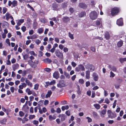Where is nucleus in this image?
Instances as JSON below:
<instances>
[{"label":"nucleus","mask_w":126,"mask_h":126,"mask_svg":"<svg viewBox=\"0 0 126 126\" xmlns=\"http://www.w3.org/2000/svg\"><path fill=\"white\" fill-rule=\"evenodd\" d=\"M52 92L51 91H49L47 92V93L46 94V97L47 98L48 97H50L52 94Z\"/></svg>","instance_id":"4be33fe9"},{"label":"nucleus","mask_w":126,"mask_h":126,"mask_svg":"<svg viewBox=\"0 0 126 126\" xmlns=\"http://www.w3.org/2000/svg\"><path fill=\"white\" fill-rule=\"evenodd\" d=\"M43 61L46 63H50L52 62L51 60L48 58L45 59Z\"/></svg>","instance_id":"5701e85b"},{"label":"nucleus","mask_w":126,"mask_h":126,"mask_svg":"<svg viewBox=\"0 0 126 126\" xmlns=\"http://www.w3.org/2000/svg\"><path fill=\"white\" fill-rule=\"evenodd\" d=\"M28 62L29 64H30L32 67L34 68L36 67V65L35 62H33L31 60L29 61Z\"/></svg>","instance_id":"4468645a"},{"label":"nucleus","mask_w":126,"mask_h":126,"mask_svg":"<svg viewBox=\"0 0 126 126\" xmlns=\"http://www.w3.org/2000/svg\"><path fill=\"white\" fill-rule=\"evenodd\" d=\"M64 74L67 78L69 79L70 78V76L68 73L66 72H64Z\"/></svg>","instance_id":"79ce46f5"},{"label":"nucleus","mask_w":126,"mask_h":126,"mask_svg":"<svg viewBox=\"0 0 126 126\" xmlns=\"http://www.w3.org/2000/svg\"><path fill=\"white\" fill-rule=\"evenodd\" d=\"M85 67L86 69H89L91 71H94L95 69L94 66L91 64H87L85 65Z\"/></svg>","instance_id":"423d86ee"},{"label":"nucleus","mask_w":126,"mask_h":126,"mask_svg":"<svg viewBox=\"0 0 126 126\" xmlns=\"http://www.w3.org/2000/svg\"><path fill=\"white\" fill-rule=\"evenodd\" d=\"M123 45V42L122 40L119 41L117 43V46L119 47H121Z\"/></svg>","instance_id":"b1692460"},{"label":"nucleus","mask_w":126,"mask_h":126,"mask_svg":"<svg viewBox=\"0 0 126 126\" xmlns=\"http://www.w3.org/2000/svg\"><path fill=\"white\" fill-rule=\"evenodd\" d=\"M44 101L41 100L38 102V105L39 106H42L43 105V102Z\"/></svg>","instance_id":"c9c22d12"},{"label":"nucleus","mask_w":126,"mask_h":126,"mask_svg":"<svg viewBox=\"0 0 126 126\" xmlns=\"http://www.w3.org/2000/svg\"><path fill=\"white\" fill-rule=\"evenodd\" d=\"M86 86L88 87L90 85V83L89 81H87L86 82Z\"/></svg>","instance_id":"774afa93"},{"label":"nucleus","mask_w":126,"mask_h":126,"mask_svg":"<svg viewBox=\"0 0 126 126\" xmlns=\"http://www.w3.org/2000/svg\"><path fill=\"white\" fill-rule=\"evenodd\" d=\"M63 51L65 52H66L68 51V49L66 47H64L63 49Z\"/></svg>","instance_id":"0e129e2a"},{"label":"nucleus","mask_w":126,"mask_h":126,"mask_svg":"<svg viewBox=\"0 0 126 126\" xmlns=\"http://www.w3.org/2000/svg\"><path fill=\"white\" fill-rule=\"evenodd\" d=\"M105 38L107 40H108L110 38V36L109 33L108 32H106L105 33Z\"/></svg>","instance_id":"a878e982"},{"label":"nucleus","mask_w":126,"mask_h":126,"mask_svg":"<svg viewBox=\"0 0 126 126\" xmlns=\"http://www.w3.org/2000/svg\"><path fill=\"white\" fill-rule=\"evenodd\" d=\"M57 87L60 88H61L65 86L64 81L63 80L60 81L59 83L57 84Z\"/></svg>","instance_id":"6e6552de"},{"label":"nucleus","mask_w":126,"mask_h":126,"mask_svg":"<svg viewBox=\"0 0 126 126\" xmlns=\"http://www.w3.org/2000/svg\"><path fill=\"white\" fill-rule=\"evenodd\" d=\"M69 106L68 105H65L63 106L62 107L61 109L63 111H64L65 110H67L69 108Z\"/></svg>","instance_id":"cd10ccee"},{"label":"nucleus","mask_w":126,"mask_h":126,"mask_svg":"<svg viewBox=\"0 0 126 126\" xmlns=\"http://www.w3.org/2000/svg\"><path fill=\"white\" fill-rule=\"evenodd\" d=\"M93 116L95 118H98V115L97 113L95 112H93Z\"/></svg>","instance_id":"c85d7f7f"},{"label":"nucleus","mask_w":126,"mask_h":126,"mask_svg":"<svg viewBox=\"0 0 126 126\" xmlns=\"http://www.w3.org/2000/svg\"><path fill=\"white\" fill-rule=\"evenodd\" d=\"M67 4L66 3H64L62 4V6L63 8H65L66 7Z\"/></svg>","instance_id":"13d9d810"},{"label":"nucleus","mask_w":126,"mask_h":126,"mask_svg":"<svg viewBox=\"0 0 126 126\" xmlns=\"http://www.w3.org/2000/svg\"><path fill=\"white\" fill-rule=\"evenodd\" d=\"M78 90L77 91V93L79 95H80L81 94V91L79 86L78 85Z\"/></svg>","instance_id":"4c0bfd02"},{"label":"nucleus","mask_w":126,"mask_h":126,"mask_svg":"<svg viewBox=\"0 0 126 126\" xmlns=\"http://www.w3.org/2000/svg\"><path fill=\"white\" fill-rule=\"evenodd\" d=\"M59 74L58 71H55L53 73V78L56 79H58L59 77Z\"/></svg>","instance_id":"9b49d317"},{"label":"nucleus","mask_w":126,"mask_h":126,"mask_svg":"<svg viewBox=\"0 0 126 126\" xmlns=\"http://www.w3.org/2000/svg\"><path fill=\"white\" fill-rule=\"evenodd\" d=\"M95 2L93 0H92L91 1L90 5L92 6H94L95 4Z\"/></svg>","instance_id":"338daca9"},{"label":"nucleus","mask_w":126,"mask_h":126,"mask_svg":"<svg viewBox=\"0 0 126 126\" xmlns=\"http://www.w3.org/2000/svg\"><path fill=\"white\" fill-rule=\"evenodd\" d=\"M55 54L59 58L62 59L63 57V53L58 50H56L55 51Z\"/></svg>","instance_id":"0eeeda50"},{"label":"nucleus","mask_w":126,"mask_h":126,"mask_svg":"<svg viewBox=\"0 0 126 126\" xmlns=\"http://www.w3.org/2000/svg\"><path fill=\"white\" fill-rule=\"evenodd\" d=\"M107 113L109 118L112 119L116 117V114L114 112H112L110 110H108L107 111Z\"/></svg>","instance_id":"f03ea898"},{"label":"nucleus","mask_w":126,"mask_h":126,"mask_svg":"<svg viewBox=\"0 0 126 126\" xmlns=\"http://www.w3.org/2000/svg\"><path fill=\"white\" fill-rule=\"evenodd\" d=\"M94 106L95 107V108L97 110L99 109L100 108V105L98 104H94Z\"/></svg>","instance_id":"7c9ffc66"},{"label":"nucleus","mask_w":126,"mask_h":126,"mask_svg":"<svg viewBox=\"0 0 126 126\" xmlns=\"http://www.w3.org/2000/svg\"><path fill=\"white\" fill-rule=\"evenodd\" d=\"M101 116L102 117H104V115L106 114V110H99L98 111Z\"/></svg>","instance_id":"1a4fd4ad"},{"label":"nucleus","mask_w":126,"mask_h":126,"mask_svg":"<svg viewBox=\"0 0 126 126\" xmlns=\"http://www.w3.org/2000/svg\"><path fill=\"white\" fill-rule=\"evenodd\" d=\"M79 6L80 7L83 8H85L87 7L86 4L82 3H79Z\"/></svg>","instance_id":"dca6fc26"},{"label":"nucleus","mask_w":126,"mask_h":126,"mask_svg":"<svg viewBox=\"0 0 126 126\" xmlns=\"http://www.w3.org/2000/svg\"><path fill=\"white\" fill-rule=\"evenodd\" d=\"M27 86V84L26 83H23L21 84V85H19V87L20 89H22L23 88Z\"/></svg>","instance_id":"6ab92c4d"},{"label":"nucleus","mask_w":126,"mask_h":126,"mask_svg":"<svg viewBox=\"0 0 126 126\" xmlns=\"http://www.w3.org/2000/svg\"><path fill=\"white\" fill-rule=\"evenodd\" d=\"M110 77H114L115 75L112 71H111L110 72Z\"/></svg>","instance_id":"09e8293b"},{"label":"nucleus","mask_w":126,"mask_h":126,"mask_svg":"<svg viewBox=\"0 0 126 126\" xmlns=\"http://www.w3.org/2000/svg\"><path fill=\"white\" fill-rule=\"evenodd\" d=\"M45 83L46 84L45 85V86L46 87H47L48 86L50 85V82L49 81L46 82Z\"/></svg>","instance_id":"49530a36"},{"label":"nucleus","mask_w":126,"mask_h":126,"mask_svg":"<svg viewBox=\"0 0 126 126\" xmlns=\"http://www.w3.org/2000/svg\"><path fill=\"white\" fill-rule=\"evenodd\" d=\"M71 65L74 67H75L77 65V64L74 62H72Z\"/></svg>","instance_id":"5fc2aeb1"},{"label":"nucleus","mask_w":126,"mask_h":126,"mask_svg":"<svg viewBox=\"0 0 126 126\" xmlns=\"http://www.w3.org/2000/svg\"><path fill=\"white\" fill-rule=\"evenodd\" d=\"M90 17L92 19H95L97 17V13L95 11H92L90 14Z\"/></svg>","instance_id":"f257e3e1"},{"label":"nucleus","mask_w":126,"mask_h":126,"mask_svg":"<svg viewBox=\"0 0 126 126\" xmlns=\"http://www.w3.org/2000/svg\"><path fill=\"white\" fill-rule=\"evenodd\" d=\"M55 50V48L53 47V48H52L50 50H49V51L52 53H53L54 52Z\"/></svg>","instance_id":"3c124183"},{"label":"nucleus","mask_w":126,"mask_h":126,"mask_svg":"<svg viewBox=\"0 0 126 126\" xmlns=\"http://www.w3.org/2000/svg\"><path fill=\"white\" fill-rule=\"evenodd\" d=\"M63 21L64 23H67L70 20V18L67 16L64 17L62 18Z\"/></svg>","instance_id":"f8f14e48"},{"label":"nucleus","mask_w":126,"mask_h":126,"mask_svg":"<svg viewBox=\"0 0 126 126\" xmlns=\"http://www.w3.org/2000/svg\"><path fill=\"white\" fill-rule=\"evenodd\" d=\"M110 102V100L108 98H106L105 100V103L107 104H109Z\"/></svg>","instance_id":"a18cd8bd"},{"label":"nucleus","mask_w":126,"mask_h":126,"mask_svg":"<svg viewBox=\"0 0 126 126\" xmlns=\"http://www.w3.org/2000/svg\"><path fill=\"white\" fill-rule=\"evenodd\" d=\"M10 15L8 13H6L5 14V16H6V19L7 20H8V19L10 18Z\"/></svg>","instance_id":"72a5a7b5"},{"label":"nucleus","mask_w":126,"mask_h":126,"mask_svg":"<svg viewBox=\"0 0 126 126\" xmlns=\"http://www.w3.org/2000/svg\"><path fill=\"white\" fill-rule=\"evenodd\" d=\"M32 123L34 125H37L38 124L39 122L38 121L34 120L33 121Z\"/></svg>","instance_id":"69168bd1"},{"label":"nucleus","mask_w":126,"mask_h":126,"mask_svg":"<svg viewBox=\"0 0 126 126\" xmlns=\"http://www.w3.org/2000/svg\"><path fill=\"white\" fill-rule=\"evenodd\" d=\"M119 12V8L117 7H114L112 9L111 14L112 16H113L116 15Z\"/></svg>","instance_id":"39448f33"},{"label":"nucleus","mask_w":126,"mask_h":126,"mask_svg":"<svg viewBox=\"0 0 126 126\" xmlns=\"http://www.w3.org/2000/svg\"><path fill=\"white\" fill-rule=\"evenodd\" d=\"M116 24L119 26H122L123 25V23L122 19V18H120L118 19L117 21Z\"/></svg>","instance_id":"9d476101"},{"label":"nucleus","mask_w":126,"mask_h":126,"mask_svg":"<svg viewBox=\"0 0 126 126\" xmlns=\"http://www.w3.org/2000/svg\"><path fill=\"white\" fill-rule=\"evenodd\" d=\"M93 76L94 79L95 81H97L98 79V75L95 73H94L93 74Z\"/></svg>","instance_id":"ddd939ff"},{"label":"nucleus","mask_w":126,"mask_h":126,"mask_svg":"<svg viewBox=\"0 0 126 126\" xmlns=\"http://www.w3.org/2000/svg\"><path fill=\"white\" fill-rule=\"evenodd\" d=\"M33 91H31L30 89L27 88L25 90L26 92L27 93L28 95H31L32 94Z\"/></svg>","instance_id":"412c9836"},{"label":"nucleus","mask_w":126,"mask_h":126,"mask_svg":"<svg viewBox=\"0 0 126 126\" xmlns=\"http://www.w3.org/2000/svg\"><path fill=\"white\" fill-rule=\"evenodd\" d=\"M15 89L13 86L11 87L10 88V90L12 93H13L14 92Z\"/></svg>","instance_id":"8fccbe9b"},{"label":"nucleus","mask_w":126,"mask_h":126,"mask_svg":"<svg viewBox=\"0 0 126 126\" xmlns=\"http://www.w3.org/2000/svg\"><path fill=\"white\" fill-rule=\"evenodd\" d=\"M19 114L20 116L22 117L24 115V113L23 112L20 111L19 112Z\"/></svg>","instance_id":"603ef678"},{"label":"nucleus","mask_w":126,"mask_h":126,"mask_svg":"<svg viewBox=\"0 0 126 126\" xmlns=\"http://www.w3.org/2000/svg\"><path fill=\"white\" fill-rule=\"evenodd\" d=\"M68 36L69 37L72 39H74V38L73 35L71 34L70 32L68 33Z\"/></svg>","instance_id":"e433bc0d"},{"label":"nucleus","mask_w":126,"mask_h":126,"mask_svg":"<svg viewBox=\"0 0 126 126\" xmlns=\"http://www.w3.org/2000/svg\"><path fill=\"white\" fill-rule=\"evenodd\" d=\"M30 53L31 55H33L34 56H36L37 55L36 54L34 51H31L30 52Z\"/></svg>","instance_id":"de8ad7c7"},{"label":"nucleus","mask_w":126,"mask_h":126,"mask_svg":"<svg viewBox=\"0 0 126 126\" xmlns=\"http://www.w3.org/2000/svg\"><path fill=\"white\" fill-rule=\"evenodd\" d=\"M79 82L81 84H83L84 82V81L83 79H80L79 80Z\"/></svg>","instance_id":"e2e57ef3"},{"label":"nucleus","mask_w":126,"mask_h":126,"mask_svg":"<svg viewBox=\"0 0 126 126\" xmlns=\"http://www.w3.org/2000/svg\"><path fill=\"white\" fill-rule=\"evenodd\" d=\"M39 85L38 84H36L34 86V89L36 90H37L38 89Z\"/></svg>","instance_id":"58836bf2"},{"label":"nucleus","mask_w":126,"mask_h":126,"mask_svg":"<svg viewBox=\"0 0 126 126\" xmlns=\"http://www.w3.org/2000/svg\"><path fill=\"white\" fill-rule=\"evenodd\" d=\"M12 4V6L11 7L16 6L17 4V1L16 0H14L12 2L11 1H8V5L9 6H10Z\"/></svg>","instance_id":"20e7f679"},{"label":"nucleus","mask_w":126,"mask_h":126,"mask_svg":"<svg viewBox=\"0 0 126 126\" xmlns=\"http://www.w3.org/2000/svg\"><path fill=\"white\" fill-rule=\"evenodd\" d=\"M49 101L48 100H45L44 101V105H47Z\"/></svg>","instance_id":"4d7b16f0"},{"label":"nucleus","mask_w":126,"mask_h":126,"mask_svg":"<svg viewBox=\"0 0 126 126\" xmlns=\"http://www.w3.org/2000/svg\"><path fill=\"white\" fill-rule=\"evenodd\" d=\"M86 119H87L88 120V121L89 123H90L92 121V119L90 117H86Z\"/></svg>","instance_id":"c03bdc74"},{"label":"nucleus","mask_w":126,"mask_h":126,"mask_svg":"<svg viewBox=\"0 0 126 126\" xmlns=\"http://www.w3.org/2000/svg\"><path fill=\"white\" fill-rule=\"evenodd\" d=\"M25 82L28 86H29L30 87H32L33 86L32 83L30 82L29 80H28L27 79H26Z\"/></svg>","instance_id":"f3484780"},{"label":"nucleus","mask_w":126,"mask_h":126,"mask_svg":"<svg viewBox=\"0 0 126 126\" xmlns=\"http://www.w3.org/2000/svg\"><path fill=\"white\" fill-rule=\"evenodd\" d=\"M108 68L111 70H112L114 72H115L116 71V69L115 67L111 66L110 65H109L108 66Z\"/></svg>","instance_id":"a211bd4d"},{"label":"nucleus","mask_w":126,"mask_h":126,"mask_svg":"<svg viewBox=\"0 0 126 126\" xmlns=\"http://www.w3.org/2000/svg\"><path fill=\"white\" fill-rule=\"evenodd\" d=\"M76 71L78 72L82 71H85V68L84 66L82 64H80L78 65V67H76L75 68Z\"/></svg>","instance_id":"7ed1b4c3"},{"label":"nucleus","mask_w":126,"mask_h":126,"mask_svg":"<svg viewBox=\"0 0 126 126\" xmlns=\"http://www.w3.org/2000/svg\"><path fill=\"white\" fill-rule=\"evenodd\" d=\"M49 120L51 121L52 120H54L55 119L56 117H52L51 115H50L49 116Z\"/></svg>","instance_id":"ea45409f"},{"label":"nucleus","mask_w":126,"mask_h":126,"mask_svg":"<svg viewBox=\"0 0 126 126\" xmlns=\"http://www.w3.org/2000/svg\"><path fill=\"white\" fill-rule=\"evenodd\" d=\"M53 10H57L58 9V7L57 5H55L54 4L53 5Z\"/></svg>","instance_id":"2f4dec72"},{"label":"nucleus","mask_w":126,"mask_h":126,"mask_svg":"<svg viewBox=\"0 0 126 126\" xmlns=\"http://www.w3.org/2000/svg\"><path fill=\"white\" fill-rule=\"evenodd\" d=\"M6 121L7 120L6 119H4L0 121V123L2 124H5L6 123Z\"/></svg>","instance_id":"c756f323"},{"label":"nucleus","mask_w":126,"mask_h":126,"mask_svg":"<svg viewBox=\"0 0 126 126\" xmlns=\"http://www.w3.org/2000/svg\"><path fill=\"white\" fill-rule=\"evenodd\" d=\"M86 78L89 79L90 78V72L89 70L86 71L85 72Z\"/></svg>","instance_id":"aec40b11"},{"label":"nucleus","mask_w":126,"mask_h":126,"mask_svg":"<svg viewBox=\"0 0 126 126\" xmlns=\"http://www.w3.org/2000/svg\"><path fill=\"white\" fill-rule=\"evenodd\" d=\"M44 69L45 71L47 72H49L51 71L50 69L48 68H45Z\"/></svg>","instance_id":"864d4df0"},{"label":"nucleus","mask_w":126,"mask_h":126,"mask_svg":"<svg viewBox=\"0 0 126 126\" xmlns=\"http://www.w3.org/2000/svg\"><path fill=\"white\" fill-rule=\"evenodd\" d=\"M37 38V36L36 35L34 34L31 36L30 39H32L36 38Z\"/></svg>","instance_id":"f704fd0d"},{"label":"nucleus","mask_w":126,"mask_h":126,"mask_svg":"<svg viewBox=\"0 0 126 126\" xmlns=\"http://www.w3.org/2000/svg\"><path fill=\"white\" fill-rule=\"evenodd\" d=\"M86 16V13L84 12H83L80 13L79 15V17H82Z\"/></svg>","instance_id":"bb28decb"},{"label":"nucleus","mask_w":126,"mask_h":126,"mask_svg":"<svg viewBox=\"0 0 126 126\" xmlns=\"http://www.w3.org/2000/svg\"><path fill=\"white\" fill-rule=\"evenodd\" d=\"M41 42V41L39 39H37L35 41V43L37 45H39Z\"/></svg>","instance_id":"680f3d73"},{"label":"nucleus","mask_w":126,"mask_h":126,"mask_svg":"<svg viewBox=\"0 0 126 126\" xmlns=\"http://www.w3.org/2000/svg\"><path fill=\"white\" fill-rule=\"evenodd\" d=\"M61 112V109L59 108H58L56 110V112L58 113H60Z\"/></svg>","instance_id":"052dcab7"},{"label":"nucleus","mask_w":126,"mask_h":126,"mask_svg":"<svg viewBox=\"0 0 126 126\" xmlns=\"http://www.w3.org/2000/svg\"><path fill=\"white\" fill-rule=\"evenodd\" d=\"M43 28H40L38 30V32L39 34L42 33L43 32Z\"/></svg>","instance_id":"473e14b6"},{"label":"nucleus","mask_w":126,"mask_h":126,"mask_svg":"<svg viewBox=\"0 0 126 126\" xmlns=\"http://www.w3.org/2000/svg\"><path fill=\"white\" fill-rule=\"evenodd\" d=\"M19 67V64L17 63H16L13 64L12 66V68L14 71L17 69Z\"/></svg>","instance_id":"2eb2a0df"},{"label":"nucleus","mask_w":126,"mask_h":126,"mask_svg":"<svg viewBox=\"0 0 126 126\" xmlns=\"http://www.w3.org/2000/svg\"><path fill=\"white\" fill-rule=\"evenodd\" d=\"M65 119V116L63 115L61 117V121H64Z\"/></svg>","instance_id":"6e6d98bb"},{"label":"nucleus","mask_w":126,"mask_h":126,"mask_svg":"<svg viewBox=\"0 0 126 126\" xmlns=\"http://www.w3.org/2000/svg\"><path fill=\"white\" fill-rule=\"evenodd\" d=\"M21 30H22V31L23 32H25L26 30V28L25 26H23L21 28Z\"/></svg>","instance_id":"bf43d9fd"},{"label":"nucleus","mask_w":126,"mask_h":126,"mask_svg":"<svg viewBox=\"0 0 126 126\" xmlns=\"http://www.w3.org/2000/svg\"><path fill=\"white\" fill-rule=\"evenodd\" d=\"M50 85H54L55 84L56 82L54 80H53L52 81L50 82Z\"/></svg>","instance_id":"37998d69"},{"label":"nucleus","mask_w":126,"mask_h":126,"mask_svg":"<svg viewBox=\"0 0 126 126\" xmlns=\"http://www.w3.org/2000/svg\"><path fill=\"white\" fill-rule=\"evenodd\" d=\"M120 61L122 63L124 61H126V58H121L120 59Z\"/></svg>","instance_id":"a19ab883"},{"label":"nucleus","mask_w":126,"mask_h":126,"mask_svg":"<svg viewBox=\"0 0 126 126\" xmlns=\"http://www.w3.org/2000/svg\"><path fill=\"white\" fill-rule=\"evenodd\" d=\"M24 21V19H21L19 20L17 22V24L18 26L20 25Z\"/></svg>","instance_id":"393cba45"}]
</instances>
